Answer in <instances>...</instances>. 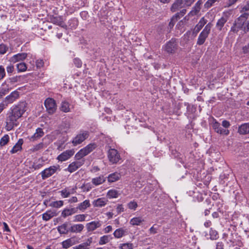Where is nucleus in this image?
<instances>
[{
  "label": "nucleus",
  "mask_w": 249,
  "mask_h": 249,
  "mask_svg": "<svg viewBox=\"0 0 249 249\" xmlns=\"http://www.w3.org/2000/svg\"><path fill=\"white\" fill-rule=\"evenodd\" d=\"M26 111V104L19 103L11 108V111L7 114L6 119L5 129L7 131L12 130L18 125V120L20 118Z\"/></svg>",
  "instance_id": "obj_1"
},
{
  "label": "nucleus",
  "mask_w": 249,
  "mask_h": 249,
  "mask_svg": "<svg viewBox=\"0 0 249 249\" xmlns=\"http://www.w3.org/2000/svg\"><path fill=\"white\" fill-rule=\"evenodd\" d=\"M212 27V24L209 23L207 24L199 34L197 40V44L201 45L203 44L210 33Z\"/></svg>",
  "instance_id": "obj_2"
},
{
  "label": "nucleus",
  "mask_w": 249,
  "mask_h": 249,
  "mask_svg": "<svg viewBox=\"0 0 249 249\" xmlns=\"http://www.w3.org/2000/svg\"><path fill=\"white\" fill-rule=\"evenodd\" d=\"M109 161L112 164H116L121 160V156L118 151L114 148H110L107 152Z\"/></svg>",
  "instance_id": "obj_3"
},
{
  "label": "nucleus",
  "mask_w": 249,
  "mask_h": 249,
  "mask_svg": "<svg viewBox=\"0 0 249 249\" xmlns=\"http://www.w3.org/2000/svg\"><path fill=\"white\" fill-rule=\"evenodd\" d=\"M178 49V43L175 39H171L165 45L164 50L168 53H174Z\"/></svg>",
  "instance_id": "obj_4"
},
{
  "label": "nucleus",
  "mask_w": 249,
  "mask_h": 249,
  "mask_svg": "<svg viewBox=\"0 0 249 249\" xmlns=\"http://www.w3.org/2000/svg\"><path fill=\"white\" fill-rule=\"evenodd\" d=\"M85 162V160H77L70 163L66 170L71 173L76 171L82 166Z\"/></svg>",
  "instance_id": "obj_5"
},
{
  "label": "nucleus",
  "mask_w": 249,
  "mask_h": 249,
  "mask_svg": "<svg viewBox=\"0 0 249 249\" xmlns=\"http://www.w3.org/2000/svg\"><path fill=\"white\" fill-rule=\"evenodd\" d=\"M89 133L87 131H83L78 134L72 140V143L74 146L81 143L85 140L88 138Z\"/></svg>",
  "instance_id": "obj_6"
},
{
  "label": "nucleus",
  "mask_w": 249,
  "mask_h": 249,
  "mask_svg": "<svg viewBox=\"0 0 249 249\" xmlns=\"http://www.w3.org/2000/svg\"><path fill=\"white\" fill-rule=\"evenodd\" d=\"M249 14L245 13L241 15L235 21H234L235 25L237 26L238 29H243L244 25L246 20L248 19Z\"/></svg>",
  "instance_id": "obj_7"
},
{
  "label": "nucleus",
  "mask_w": 249,
  "mask_h": 249,
  "mask_svg": "<svg viewBox=\"0 0 249 249\" xmlns=\"http://www.w3.org/2000/svg\"><path fill=\"white\" fill-rule=\"evenodd\" d=\"M74 153V151L73 149L66 150L59 155L57 159L61 161H65L73 156Z\"/></svg>",
  "instance_id": "obj_8"
},
{
  "label": "nucleus",
  "mask_w": 249,
  "mask_h": 249,
  "mask_svg": "<svg viewBox=\"0 0 249 249\" xmlns=\"http://www.w3.org/2000/svg\"><path fill=\"white\" fill-rule=\"evenodd\" d=\"M57 109L55 101L52 98H48V114L54 113Z\"/></svg>",
  "instance_id": "obj_9"
},
{
  "label": "nucleus",
  "mask_w": 249,
  "mask_h": 249,
  "mask_svg": "<svg viewBox=\"0 0 249 249\" xmlns=\"http://www.w3.org/2000/svg\"><path fill=\"white\" fill-rule=\"evenodd\" d=\"M19 95V92L17 90L11 93L9 95L7 96L5 98L4 101L6 103V105L13 103L15 100L18 98Z\"/></svg>",
  "instance_id": "obj_10"
},
{
  "label": "nucleus",
  "mask_w": 249,
  "mask_h": 249,
  "mask_svg": "<svg viewBox=\"0 0 249 249\" xmlns=\"http://www.w3.org/2000/svg\"><path fill=\"white\" fill-rule=\"evenodd\" d=\"M101 226V222L100 221H91L86 225L88 232L92 231Z\"/></svg>",
  "instance_id": "obj_11"
},
{
  "label": "nucleus",
  "mask_w": 249,
  "mask_h": 249,
  "mask_svg": "<svg viewBox=\"0 0 249 249\" xmlns=\"http://www.w3.org/2000/svg\"><path fill=\"white\" fill-rule=\"evenodd\" d=\"M78 243L77 238L75 236H73L71 238L64 241L62 243V247L64 249H68L72 245Z\"/></svg>",
  "instance_id": "obj_12"
},
{
  "label": "nucleus",
  "mask_w": 249,
  "mask_h": 249,
  "mask_svg": "<svg viewBox=\"0 0 249 249\" xmlns=\"http://www.w3.org/2000/svg\"><path fill=\"white\" fill-rule=\"evenodd\" d=\"M213 127L214 129V131L220 134H224L227 135L229 133V131L228 129H223L220 126V124L217 122H215L213 124Z\"/></svg>",
  "instance_id": "obj_13"
},
{
  "label": "nucleus",
  "mask_w": 249,
  "mask_h": 249,
  "mask_svg": "<svg viewBox=\"0 0 249 249\" xmlns=\"http://www.w3.org/2000/svg\"><path fill=\"white\" fill-rule=\"evenodd\" d=\"M26 57L27 54L26 53H20L12 56L10 58V61L13 63H16L18 61L23 60L26 58Z\"/></svg>",
  "instance_id": "obj_14"
},
{
  "label": "nucleus",
  "mask_w": 249,
  "mask_h": 249,
  "mask_svg": "<svg viewBox=\"0 0 249 249\" xmlns=\"http://www.w3.org/2000/svg\"><path fill=\"white\" fill-rule=\"evenodd\" d=\"M23 143V140L22 139L18 140V142L14 146L13 148L10 151L11 153L14 154L22 149V145Z\"/></svg>",
  "instance_id": "obj_15"
},
{
  "label": "nucleus",
  "mask_w": 249,
  "mask_h": 249,
  "mask_svg": "<svg viewBox=\"0 0 249 249\" xmlns=\"http://www.w3.org/2000/svg\"><path fill=\"white\" fill-rule=\"evenodd\" d=\"M184 6L185 5H184V2L183 0H177L172 5L171 10L172 12H175L179 8H181Z\"/></svg>",
  "instance_id": "obj_16"
},
{
  "label": "nucleus",
  "mask_w": 249,
  "mask_h": 249,
  "mask_svg": "<svg viewBox=\"0 0 249 249\" xmlns=\"http://www.w3.org/2000/svg\"><path fill=\"white\" fill-rule=\"evenodd\" d=\"M238 132L242 135L249 133V123L241 125L238 128Z\"/></svg>",
  "instance_id": "obj_17"
},
{
  "label": "nucleus",
  "mask_w": 249,
  "mask_h": 249,
  "mask_svg": "<svg viewBox=\"0 0 249 249\" xmlns=\"http://www.w3.org/2000/svg\"><path fill=\"white\" fill-rule=\"evenodd\" d=\"M44 134L42 129L38 128L36 129V133L30 138V140L35 141L42 137Z\"/></svg>",
  "instance_id": "obj_18"
},
{
  "label": "nucleus",
  "mask_w": 249,
  "mask_h": 249,
  "mask_svg": "<svg viewBox=\"0 0 249 249\" xmlns=\"http://www.w3.org/2000/svg\"><path fill=\"white\" fill-rule=\"evenodd\" d=\"M92 243V238H88L87 241L85 243L81 244L73 248V249H88V247Z\"/></svg>",
  "instance_id": "obj_19"
},
{
  "label": "nucleus",
  "mask_w": 249,
  "mask_h": 249,
  "mask_svg": "<svg viewBox=\"0 0 249 249\" xmlns=\"http://www.w3.org/2000/svg\"><path fill=\"white\" fill-rule=\"evenodd\" d=\"M84 226L83 224H75L71 226L70 231L71 232H81L84 229Z\"/></svg>",
  "instance_id": "obj_20"
},
{
  "label": "nucleus",
  "mask_w": 249,
  "mask_h": 249,
  "mask_svg": "<svg viewBox=\"0 0 249 249\" xmlns=\"http://www.w3.org/2000/svg\"><path fill=\"white\" fill-rule=\"evenodd\" d=\"M107 201L104 198H100L93 201V205L94 207H101L105 206L107 204Z\"/></svg>",
  "instance_id": "obj_21"
},
{
  "label": "nucleus",
  "mask_w": 249,
  "mask_h": 249,
  "mask_svg": "<svg viewBox=\"0 0 249 249\" xmlns=\"http://www.w3.org/2000/svg\"><path fill=\"white\" fill-rule=\"evenodd\" d=\"M88 154L85 148L81 149L75 155V158L76 160H83L82 158L87 156Z\"/></svg>",
  "instance_id": "obj_22"
},
{
  "label": "nucleus",
  "mask_w": 249,
  "mask_h": 249,
  "mask_svg": "<svg viewBox=\"0 0 249 249\" xmlns=\"http://www.w3.org/2000/svg\"><path fill=\"white\" fill-rule=\"evenodd\" d=\"M121 177L120 173L115 172L110 174L107 177L108 181L109 182H113L118 180Z\"/></svg>",
  "instance_id": "obj_23"
},
{
  "label": "nucleus",
  "mask_w": 249,
  "mask_h": 249,
  "mask_svg": "<svg viewBox=\"0 0 249 249\" xmlns=\"http://www.w3.org/2000/svg\"><path fill=\"white\" fill-rule=\"evenodd\" d=\"M69 223L65 222L62 225L58 227V231L61 234L68 233L70 230H69Z\"/></svg>",
  "instance_id": "obj_24"
},
{
  "label": "nucleus",
  "mask_w": 249,
  "mask_h": 249,
  "mask_svg": "<svg viewBox=\"0 0 249 249\" xmlns=\"http://www.w3.org/2000/svg\"><path fill=\"white\" fill-rule=\"evenodd\" d=\"M106 181V178H104V176L101 175L98 177H96L92 178V183L93 184L97 186L100 185L104 183Z\"/></svg>",
  "instance_id": "obj_25"
},
{
  "label": "nucleus",
  "mask_w": 249,
  "mask_h": 249,
  "mask_svg": "<svg viewBox=\"0 0 249 249\" xmlns=\"http://www.w3.org/2000/svg\"><path fill=\"white\" fill-rule=\"evenodd\" d=\"M76 213V210L75 208H71V209H64L61 213V215L65 218L67 216L71 215L73 213Z\"/></svg>",
  "instance_id": "obj_26"
},
{
  "label": "nucleus",
  "mask_w": 249,
  "mask_h": 249,
  "mask_svg": "<svg viewBox=\"0 0 249 249\" xmlns=\"http://www.w3.org/2000/svg\"><path fill=\"white\" fill-rule=\"evenodd\" d=\"M126 232V230H124L123 228H119L115 231L113 235L115 238H120L123 237Z\"/></svg>",
  "instance_id": "obj_27"
},
{
  "label": "nucleus",
  "mask_w": 249,
  "mask_h": 249,
  "mask_svg": "<svg viewBox=\"0 0 249 249\" xmlns=\"http://www.w3.org/2000/svg\"><path fill=\"white\" fill-rule=\"evenodd\" d=\"M202 4V2L200 0H198L195 4L190 14L191 15H195L198 13L200 10V5Z\"/></svg>",
  "instance_id": "obj_28"
},
{
  "label": "nucleus",
  "mask_w": 249,
  "mask_h": 249,
  "mask_svg": "<svg viewBox=\"0 0 249 249\" xmlns=\"http://www.w3.org/2000/svg\"><path fill=\"white\" fill-rule=\"evenodd\" d=\"M144 221V220L141 217H136L132 218L130 221V223L133 226H138Z\"/></svg>",
  "instance_id": "obj_29"
},
{
  "label": "nucleus",
  "mask_w": 249,
  "mask_h": 249,
  "mask_svg": "<svg viewBox=\"0 0 249 249\" xmlns=\"http://www.w3.org/2000/svg\"><path fill=\"white\" fill-rule=\"evenodd\" d=\"M90 206V204L89 201V200H86L83 202L81 203L77 208L80 210L84 211L87 208L89 207Z\"/></svg>",
  "instance_id": "obj_30"
},
{
  "label": "nucleus",
  "mask_w": 249,
  "mask_h": 249,
  "mask_svg": "<svg viewBox=\"0 0 249 249\" xmlns=\"http://www.w3.org/2000/svg\"><path fill=\"white\" fill-rule=\"evenodd\" d=\"M227 21L226 18H221L218 20L216 27L219 31H221L225 23Z\"/></svg>",
  "instance_id": "obj_31"
},
{
  "label": "nucleus",
  "mask_w": 249,
  "mask_h": 249,
  "mask_svg": "<svg viewBox=\"0 0 249 249\" xmlns=\"http://www.w3.org/2000/svg\"><path fill=\"white\" fill-rule=\"evenodd\" d=\"M60 110L64 112L70 111V105L68 102H63L61 105Z\"/></svg>",
  "instance_id": "obj_32"
},
{
  "label": "nucleus",
  "mask_w": 249,
  "mask_h": 249,
  "mask_svg": "<svg viewBox=\"0 0 249 249\" xmlns=\"http://www.w3.org/2000/svg\"><path fill=\"white\" fill-rule=\"evenodd\" d=\"M57 170H59V166L58 165L48 168V177L53 175Z\"/></svg>",
  "instance_id": "obj_33"
},
{
  "label": "nucleus",
  "mask_w": 249,
  "mask_h": 249,
  "mask_svg": "<svg viewBox=\"0 0 249 249\" xmlns=\"http://www.w3.org/2000/svg\"><path fill=\"white\" fill-rule=\"evenodd\" d=\"M179 19V14H176L174 16H173L171 19V21L169 23V26L170 29L172 28L174 26L175 23Z\"/></svg>",
  "instance_id": "obj_34"
},
{
  "label": "nucleus",
  "mask_w": 249,
  "mask_h": 249,
  "mask_svg": "<svg viewBox=\"0 0 249 249\" xmlns=\"http://www.w3.org/2000/svg\"><path fill=\"white\" fill-rule=\"evenodd\" d=\"M9 141V137L8 135L6 134L3 136L0 140V145L3 146L7 144Z\"/></svg>",
  "instance_id": "obj_35"
},
{
  "label": "nucleus",
  "mask_w": 249,
  "mask_h": 249,
  "mask_svg": "<svg viewBox=\"0 0 249 249\" xmlns=\"http://www.w3.org/2000/svg\"><path fill=\"white\" fill-rule=\"evenodd\" d=\"M86 215L84 214H77L74 216V222H82L85 220Z\"/></svg>",
  "instance_id": "obj_36"
},
{
  "label": "nucleus",
  "mask_w": 249,
  "mask_h": 249,
  "mask_svg": "<svg viewBox=\"0 0 249 249\" xmlns=\"http://www.w3.org/2000/svg\"><path fill=\"white\" fill-rule=\"evenodd\" d=\"M118 195V192L115 190H110L107 194V196L109 198H117Z\"/></svg>",
  "instance_id": "obj_37"
},
{
  "label": "nucleus",
  "mask_w": 249,
  "mask_h": 249,
  "mask_svg": "<svg viewBox=\"0 0 249 249\" xmlns=\"http://www.w3.org/2000/svg\"><path fill=\"white\" fill-rule=\"evenodd\" d=\"M17 68L18 71H24L27 69V66L25 63L21 62L17 65Z\"/></svg>",
  "instance_id": "obj_38"
},
{
  "label": "nucleus",
  "mask_w": 249,
  "mask_h": 249,
  "mask_svg": "<svg viewBox=\"0 0 249 249\" xmlns=\"http://www.w3.org/2000/svg\"><path fill=\"white\" fill-rule=\"evenodd\" d=\"M63 205V201L62 200L56 201L52 202L50 203V206L53 208H59Z\"/></svg>",
  "instance_id": "obj_39"
},
{
  "label": "nucleus",
  "mask_w": 249,
  "mask_h": 249,
  "mask_svg": "<svg viewBox=\"0 0 249 249\" xmlns=\"http://www.w3.org/2000/svg\"><path fill=\"white\" fill-rule=\"evenodd\" d=\"M96 147L95 143H90L87 145L85 148L86 149L88 154L92 152Z\"/></svg>",
  "instance_id": "obj_40"
},
{
  "label": "nucleus",
  "mask_w": 249,
  "mask_h": 249,
  "mask_svg": "<svg viewBox=\"0 0 249 249\" xmlns=\"http://www.w3.org/2000/svg\"><path fill=\"white\" fill-rule=\"evenodd\" d=\"M109 242V237L108 235H104L100 239L99 243L100 245H104Z\"/></svg>",
  "instance_id": "obj_41"
},
{
  "label": "nucleus",
  "mask_w": 249,
  "mask_h": 249,
  "mask_svg": "<svg viewBox=\"0 0 249 249\" xmlns=\"http://www.w3.org/2000/svg\"><path fill=\"white\" fill-rule=\"evenodd\" d=\"M127 206L129 209L135 210L138 207L137 203L135 201H131L128 203Z\"/></svg>",
  "instance_id": "obj_42"
},
{
  "label": "nucleus",
  "mask_w": 249,
  "mask_h": 249,
  "mask_svg": "<svg viewBox=\"0 0 249 249\" xmlns=\"http://www.w3.org/2000/svg\"><path fill=\"white\" fill-rule=\"evenodd\" d=\"M61 196L64 197H69L71 194H72L71 192L68 189L65 188L63 190H62L61 192Z\"/></svg>",
  "instance_id": "obj_43"
},
{
  "label": "nucleus",
  "mask_w": 249,
  "mask_h": 249,
  "mask_svg": "<svg viewBox=\"0 0 249 249\" xmlns=\"http://www.w3.org/2000/svg\"><path fill=\"white\" fill-rule=\"evenodd\" d=\"M56 214L57 213L56 210L55 209H53L52 210H48V220L56 215Z\"/></svg>",
  "instance_id": "obj_44"
},
{
  "label": "nucleus",
  "mask_w": 249,
  "mask_h": 249,
  "mask_svg": "<svg viewBox=\"0 0 249 249\" xmlns=\"http://www.w3.org/2000/svg\"><path fill=\"white\" fill-rule=\"evenodd\" d=\"M121 249H132L133 244L132 243H124L120 246Z\"/></svg>",
  "instance_id": "obj_45"
},
{
  "label": "nucleus",
  "mask_w": 249,
  "mask_h": 249,
  "mask_svg": "<svg viewBox=\"0 0 249 249\" xmlns=\"http://www.w3.org/2000/svg\"><path fill=\"white\" fill-rule=\"evenodd\" d=\"M9 89L8 88H1L0 89V99L7 93H8L9 91Z\"/></svg>",
  "instance_id": "obj_46"
},
{
  "label": "nucleus",
  "mask_w": 249,
  "mask_h": 249,
  "mask_svg": "<svg viewBox=\"0 0 249 249\" xmlns=\"http://www.w3.org/2000/svg\"><path fill=\"white\" fill-rule=\"evenodd\" d=\"M220 0H208L205 4V6L206 8H210L211 7L215 2H218Z\"/></svg>",
  "instance_id": "obj_47"
},
{
  "label": "nucleus",
  "mask_w": 249,
  "mask_h": 249,
  "mask_svg": "<svg viewBox=\"0 0 249 249\" xmlns=\"http://www.w3.org/2000/svg\"><path fill=\"white\" fill-rule=\"evenodd\" d=\"M207 21V20L205 19L204 18H202L197 24L200 28L202 29L206 24Z\"/></svg>",
  "instance_id": "obj_48"
},
{
  "label": "nucleus",
  "mask_w": 249,
  "mask_h": 249,
  "mask_svg": "<svg viewBox=\"0 0 249 249\" xmlns=\"http://www.w3.org/2000/svg\"><path fill=\"white\" fill-rule=\"evenodd\" d=\"M8 50V47L5 45L4 44H0V53L4 54Z\"/></svg>",
  "instance_id": "obj_49"
},
{
  "label": "nucleus",
  "mask_w": 249,
  "mask_h": 249,
  "mask_svg": "<svg viewBox=\"0 0 249 249\" xmlns=\"http://www.w3.org/2000/svg\"><path fill=\"white\" fill-rule=\"evenodd\" d=\"M44 62L42 59H38L36 62V66L37 68H40L44 66Z\"/></svg>",
  "instance_id": "obj_50"
},
{
  "label": "nucleus",
  "mask_w": 249,
  "mask_h": 249,
  "mask_svg": "<svg viewBox=\"0 0 249 249\" xmlns=\"http://www.w3.org/2000/svg\"><path fill=\"white\" fill-rule=\"evenodd\" d=\"M5 75L4 68L0 66V80L2 79Z\"/></svg>",
  "instance_id": "obj_51"
},
{
  "label": "nucleus",
  "mask_w": 249,
  "mask_h": 249,
  "mask_svg": "<svg viewBox=\"0 0 249 249\" xmlns=\"http://www.w3.org/2000/svg\"><path fill=\"white\" fill-rule=\"evenodd\" d=\"M74 63L77 68H80L82 66V62L78 58H75L74 59Z\"/></svg>",
  "instance_id": "obj_52"
},
{
  "label": "nucleus",
  "mask_w": 249,
  "mask_h": 249,
  "mask_svg": "<svg viewBox=\"0 0 249 249\" xmlns=\"http://www.w3.org/2000/svg\"><path fill=\"white\" fill-rule=\"evenodd\" d=\"M201 28H200L197 24H196L194 30L193 31V34L195 35V36L197 35V34L201 30Z\"/></svg>",
  "instance_id": "obj_53"
},
{
  "label": "nucleus",
  "mask_w": 249,
  "mask_h": 249,
  "mask_svg": "<svg viewBox=\"0 0 249 249\" xmlns=\"http://www.w3.org/2000/svg\"><path fill=\"white\" fill-rule=\"evenodd\" d=\"M238 0H229L227 2L226 7H229L234 4L236 2H237Z\"/></svg>",
  "instance_id": "obj_54"
},
{
  "label": "nucleus",
  "mask_w": 249,
  "mask_h": 249,
  "mask_svg": "<svg viewBox=\"0 0 249 249\" xmlns=\"http://www.w3.org/2000/svg\"><path fill=\"white\" fill-rule=\"evenodd\" d=\"M231 11H225V12H223V16L221 18H226V20H228L231 14Z\"/></svg>",
  "instance_id": "obj_55"
},
{
  "label": "nucleus",
  "mask_w": 249,
  "mask_h": 249,
  "mask_svg": "<svg viewBox=\"0 0 249 249\" xmlns=\"http://www.w3.org/2000/svg\"><path fill=\"white\" fill-rule=\"evenodd\" d=\"M116 209H117V211L118 213H120L121 212H124V207H123V205L121 204L118 205Z\"/></svg>",
  "instance_id": "obj_56"
},
{
  "label": "nucleus",
  "mask_w": 249,
  "mask_h": 249,
  "mask_svg": "<svg viewBox=\"0 0 249 249\" xmlns=\"http://www.w3.org/2000/svg\"><path fill=\"white\" fill-rule=\"evenodd\" d=\"M14 68L13 65L8 66L6 68V70L8 73H11L14 71Z\"/></svg>",
  "instance_id": "obj_57"
},
{
  "label": "nucleus",
  "mask_w": 249,
  "mask_h": 249,
  "mask_svg": "<svg viewBox=\"0 0 249 249\" xmlns=\"http://www.w3.org/2000/svg\"><path fill=\"white\" fill-rule=\"evenodd\" d=\"M222 125L223 127H224L225 128H228L230 126V124L229 122H228L226 120H224L222 122Z\"/></svg>",
  "instance_id": "obj_58"
},
{
  "label": "nucleus",
  "mask_w": 249,
  "mask_h": 249,
  "mask_svg": "<svg viewBox=\"0 0 249 249\" xmlns=\"http://www.w3.org/2000/svg\"><path fill=\"white\" fill-rule=\"evenodd\" d=\"M239 29L237 28V26L235 25V23H234L233 26L231 28V31L233 32V33H237Z\"/></svg>",
  "instance_id": "obj_59"
},
{
  "label": "nucleus",
  "mask_w": 249,
  "mask_h": 249,
  "mask_svg": "<svg viewBox=\"0 0 249 249\" xmlns=\"http://www.w3.org/2000/svg\"><path fill=\"white\" fill-rule=\"evenodd\" d=\"M243 31L245 33H247L249 31V21L243 27Z\"/></svg>",
  "instance_id": "obj_60"
},
{
  "label": "nucleus",
  "mask_w": 249,
  "mask_h": 249,
  "mask_svg": "<svg viewBox=\"0 0 249 249\" xmlns=\"http://www.w3.org/2000/svg\"><path fill=\"white\" fill-rule=\"evenodd\" d=\"M184 2V5L187 6H189L191 5V4L194 2V1H191V0H183Z\"/></svg>",
  "instance_id": "obj_61"
},
{
  "label": "nucleus",
  "mask_w": 249,
  "mask_h": 249,
  "mask_svg": "<svg viewBox=\"0 0 249 249\" xmlns=\"http://www.w3.org/2000/svg\"><path fill=\"white\" fill-rule=\"evenodd\" d=\"M112 227L111 226H108L104 229L105 233H108L112 230Z\"/></svg>",
  "instance_id": "obj_62"
},
{
  "label": "nucleus",
  "mask_w": 249,
  "mask_h": 249,
  "mask_svg": "<svg viewBox=\"0 0 249 249\" xmlns=\"http://www.w3.org/2000/svg\"><path fill=\"white\" fill-rule=\"evenodd\" d=\"M249 10V2H248V4L245 5L244 7H243L241 12H243L244 11H247Z\"/></svg>",
  "instance_id": "obj_63"
},
{
  "label": "nucleus",
  "mask_w": 249,
  "mask_h": 249,
  "mask_svg": "<svg viewBox=\"0 0 249 249\" xmlns=\"http://www.w3.org/2000/svg\"><path fill=\"white\" fill-rule=\"evenodd\" d=\"M43 144L42 143H40L35 146L34 149L35 150H38L42 148L43 147Z\"/></svg>",
  "instance_id": "obj_64"
}]
</instances>
